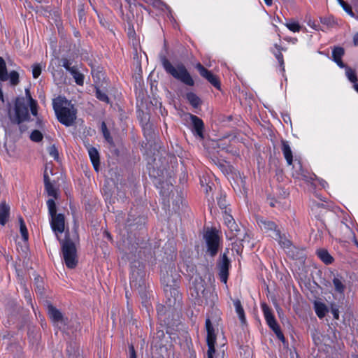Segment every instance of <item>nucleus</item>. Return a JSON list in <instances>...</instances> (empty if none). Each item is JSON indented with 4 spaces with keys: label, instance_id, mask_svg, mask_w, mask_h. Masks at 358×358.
Returning <instances> with one entry per match:
<instances>
[{
    "label": "nucleus",
    "instance_id": "1",
    "mask_svg": "<svg viewBox=\"0 0 358 358\" xmlns=\"http://www.w3.org/2000/svg\"><path fill=\"white\" fill-rule=\"evenodd\" d=\"M52 105L59 122L66 127L71 126L76 119V110L71 102L58 96L53 99Z\"/></svg>",
    "mask_w": 358,
    "mask_h": 358
},
{
    "label": "nucleus",
    "instance_id": "2",
    "mask_svg": "<svg viewBox=\"0 0 358 358\" xmlns=\"http://www.w3.org/2000/svg\"><path fill=\"white\" fill-rule=\"evenodd\" d=\"M164 70L174 78L188 86H193L194 81L184 64L179 63L173 66L165 57L161 59Z\"/></svg>",
    "mask_w": 358,
    "mask_h": 358
},
{
    "label": "nucleus",
    "instance_id": "3",
    "mask_svg": "<svg viewBox=\"0 0 358 358\" xmlns=\"http://www.w3.org/2000/svg\"><path fill=\"white\" fill-rule=\"evenodd\" d=\"M29 103L23 97H18L15 100L14 112H9V117L12 122L20 124L29 119L28 109Z\"/></svg>",
    "mask_w": 358,
    "mask_h": 358
},
{
    "label": "nucleus",
    "instance_id": "4",
    "mask_svg": "<svg viewBox=\"0 0 358 358\" xmlns=\"http://www.w3.org/2000/svg\"><path fill=\"white\" fill-rule=\"evenodd\" d=\"M62 249L66 266L69 268H75L78 264L75 244L69 240H66L62 242Z\"/></svg>",
    "mask_w": 358,
    "mask_h": 358
},
{
    "label": "nucleus",
    "instance_id": "5",
    "mask_svg": "<svg viewBox=\"0 0 358 358\" xmlns=\"http://www.w3.org/2000/svg\"><path fill=\"white\" fill-rule=\"evenodd\" d=\"M203 238L207 245L208 252H210L211 256L215 255L218 251L220 242L218 231L215 229H207Z\"/></svg>",
    "mask_w": 358,
    "mask_h": 358
},
{
    "label": "nucleus",
    "instance_id": "6",
    "mask_svg": "<svg viewBox=\"0 0 358 358\" xmlns=\"http://www.w3.org/2000/svg\"><path fill=\"white\" fill-rule=\"evenodd\" d=\"M262 311L264 318L269 326V327L274 331L276 336L281 341H284L285 338L283 334L280 331V328L271 310L266 304L262 305Z\"/></svg>",
    "mask_w": 358,
    "mask_h": 358
},
{
    "label": "nucleus",
    "instance_id": "7",
    "mask_svg": "<svg viewBox=\"0 0 358 358\" xmlns=\"http://www.w3.org/2000/svg\"><path fill=\"white\" fill-rule=\"evenodd\" d=\"M9 80L11 85L15 86L19 82V73L15 71H11L8 73L5 60L0 57V81Z\"/></svg>",
    "mask_w": 358,
    "mask_h": 358
},
{
    "label": "nucleus",
    "instance_id": "8",
    "mask_svg": "<svg viewBox=\"0 0 358 358\" xmlns=\"http://www.w3.org/2000/svg\"><path fill=\"white\" fill-rule=\"evenodd\" d=\"M189 292L192 296L196 299L202 301L203 299H206L207 291L204 287V281L201 278H195Z\"/></svg>",
    "mask_w": 358,
    "mask_h": 358
},
{
    "label": "nucleus",
    "instance_id": "9",
    "mask_svg": "<svg viewBox=\"0 0 358 358\" xmlns=\"http://www.w3.org/2000/svg\"><path fill=\"white\" fill-rule=\"evenodd\" d=\"M206 327L207 331V344L208 347V358H213L216 336L215 334V329L212 326L211 322L209 319H207L206 321Z\"/></svg>",
    "mask_w": 358,
    "mask_h": 358
},
{
    "label": "nucleus",
    "instance_id": "10",
    "mask_svg": "<svg viewBox=\"0 0 358 358\" xmlns=\"http://www.w3.org/2000/svg\"><path fill=\"white\" fill-rule=\"evenodd\" d=\"M48 313L49 317L54 324L60 329L64 330L66 325V319L63 317L62 313L52 305H48Z\"/></svg>",
    "mask_w": 358,
    "mask_h": 358
},
{
    "label": "nucleus",
    "instance_id": "11",
    "mask_svg": "<svg viewBox=\"0 0 358 358\" xmlns=\"http://www.w3.org/2000/svg\"><path fill=\"white\" fill-rule=\"evenodd\" d=\"M50 226L58 237L59 234H62L65 230V218L64 215L62 213L55 215L50 217Z\"/></svg>",
    "mask_w": 358,
    "mask_h": 358
},
{
    "label": "nucleus",
    "instance_id": "12",
    "mask_svg": "<svg viewBox=\"0 0 358 358\" xmlns=\"http://www.w3.org/2000/svg\"><path fill=\"white\" fill-rule=\"evenodd\" d=\"M196 68L199 71L200 75L203 78H206L211 85H213L217 89L220 88V81L214 74L208 71L200 63L196 65Z\"/></svg>",
    "mask_w": 358,
    "mask_h": 358
},
{
    "label": "nucleus",
    "instance_id": "13",
    "mask_svg": "<svg viewBox=\"0 0 358 358\" xmlns=\"http://www.w3.org/2000/svg\"><path fill=\"white\" fill-rule=\"evenodd\" d=\"M332 283L336 296H338L339 299H343L346 288L344 278L339 275H336L334 276Z\"/></svg>",
    "mask_w": 358,
    "mask_h": 358
},
{
    "label": "nucleus",
    "instance_id": "14",
    "mask_svg": "<svg viewBox=\"0 0 358 358\" xmlns=\"http://www.w3.org/2000/svg\"><path fill=\"white\" fill-rule=\"evenodd\" d=\"M229 264L230 262L229 259L227 255L224 254L218 264V268L220 271L219 275L220 280L225 284L227 282Z\"/></svg>",
    "mask_w": 358,
    "mask_h": 358
},
{
    "label": "nucleus",
    "instance_id": "15",
    "mask_svg": "<svg viewBox=\"0 0 358 358\" xmlns=\"http://www.w3.org/2000/svg\"><path fill=\"white\" fill-rule=\"evenodd\" d=\"M164 292L168 299L166 303L169 307L174 306L177 301L179 302L180 296L177 289L166 285Z\"/></svg>",
    "mask_w": 358,
    "mask_h": 358
},
{
    "label": "nucleus",
    "instance_id": "16",
    "mask_svg": "<svg viewBox=\"0 0 358 358\" xmlns=\"http://www.w3.org/2000/svg\"><path fill=\"white\" fill-rule=\"evenodd\" d=\"M190 119L193 125V133L199 138L202 139L203 138V131L204 128V124L202 120L193 115H190Z\"/></svg>",
    "mask_w": 358,
    "mask_h": 358
},
{
    "label": "nucleus",
    "instance_id": "17",
    "mask_svg": "<svg viewBox=\"0 0 358 358\" xmlns=\"http://www.w3.org/2000/svg\"><path fill=\"white\" fill-rule=\"evenodd\" d=\"M258 224L264 232H271V234H269L271 237V235H274L275 231H280L277 229L276 224L272 221L261 219L258 221Z\"/></svg>",
    "mask_w": 358,
    "mask_h": 358
},
{
    "label": "nucleus",
    "instance_id": "18",
    "mask_svg": "<svg viewBox=\"0 0 358 358\" xmlns=\"http://www.w3.org/2000/svg\"><path fill=\"white\" fill-rule=\"evenodd\" d=\"M345 53L344 49L341 47H336L332 51L333 60L340 68L345 67V65L342 62L341 59Z\"/></svg>",
    "mask_w": 358,
    "mask_h": 358
},
{
    "label": "nucleus",
    "instance_id": "19",
    "mask_svg": "<svg viewBox=\"0 0 358 358\" xmlns=\"http://www.w3.org/2000/svg\"><path fill=\"white\" fill-rule=\"evenodd\" d=\"M10 207L5 202L0 204V224L3 226L8 222L9 217Z\"/></svg>",
    "mask_w": 358,
    "mask_h": 358
},
{
    "label": "nucleus",
    "instance_id": "20",
    "mask_svg": "<svg viewBox=\"0 0 358 358\" xmlns=\"http://www.w3.org/2000/svg\"><path fill=\"white\" fill-rule=\"evenodd\" d=\"M27 103H29L31 113L34 116L37 115V102L31 97L30 91L29 89L25 90V96L23 97Z\"/></svg>",
    "mask_w": 358,
    "mask_h": 358
},
{
    "label": "nucleus",
    "instance_id": "21",
    "mask_svg": "<svg viewBox=\"0 0 358 358\" xmlns=\"http://www.w3.org/2000/svg\"><path fill=\"white\" fill-rule=\"evenodd\" d=\"M69 73L71 74L76 83L78 85H83L85 76L81 73L80 70L79 69V67L77 65L74 66L73 69H71V71Z\"/></svg>",
    "mask_w": 358,
    "mask_h": 358
},
{
    "label": "nucleus",
    "instance_id": "22",
    "mask_svg": "<svg viewBox=\"0 0 358 358\" xmlns=\"http://www.w3.org/2000/svg\"><path fill=\"white\" fill-rule=\"evenodd\" d=\"M88 153L94 169L98 171L99 166V155L98 150L95 148L91 147L88 149Z\"/></svg>",
    "mask_w": 358,
    "mask_h": 358
},
{
    "label": "nucleus",
    "instance_id": "23",
    "mask_svg": "<svg viewBox=\"0 0 358 358\" xmlns=\"http://www.w3.org/2000/svg\"><path fill=\"white\" fill-rule=\"evenodd\" d=\"M282 151L289 165L292 164V152L287 141H282Z\"/></svg>",
    "mask_w": 358,
    "mask_h": 358
},
{
    "label": "nucleus",
    "instance_id": "24",
    "mask_svg": "<svg viewBox=\"0 0 358 358\" xmlns=\"http://www.w3.org/2000/svg\"><path fill=\"white\" fill-rule=\"evenodd\" d=\"M236 238L238 241H241L243 247L245 245L250 246V236L247 232L241 233L237 231L229 237V238Z\"/></svg>",
    "mask_w": 358,
    "mask_h": 358
},
{
    "label": "nucleus",
    "instance_id": "25",
    "mask_svg": "<svg viewBox=\"0 0 358 358\" xmlns=\"http://www.w3.org/2000/svg\"><path fill=\"white\" fill-rule=\"evenodd\" d=\"M271 238L278 241L279 244L284 248H289L292 243L291 241L280 234V231H275Z\"/></svg>",
    "mask_w": 358,
    "mask_h": 358
},
{
    "label": "nucleus",
    "instance_id": "26",
    "mask_svg": "<svg viewBox=\"0 0 358 358\" xmlns=\"http://www.w3.org/2000/svg\"><path fill=\"white\" fill-rule=\"evenodd\" d=\"M234 306L235 307L236 312L238 317L239 320H241V323L245 324V321H246L245 312H244L243 308L241 305L240 300H238V299L234 300Z\"/></svg>",
    "mask_w": 358,
    "mask_h": 358
},
{
    "label": "nucleus",
    "instance_id": "27",
    "mask_svg": "<svg viewBox=\"0 0 358 358\" xmlns=\"http://www.w3.org/2000/svg\"><path fill=\"white\" fill-rule=\"evenodd\" d=\"M318 257L326 264H330L333 262V257L330 255L327 250L320 249L317 251Z\"/></svg>",
    "mask_w": 358,
    "mask_h": 358
},
{
    "label": "nucleus",
    "instance_id": "28",
    "mask_svg": "<svg viewBox=\"0 0 358 358\" xmlns=\"http://www.w3.org/2000/svg\"><path fill=\"white\" fill-rule=\"evenodd\" d=\"M224 220L225 224L231 230L232 234L237 231V224H236L233 217L229 214H224Z\"/></svg>",
    "mask_w": 358,
    "mask_h": 358
},
{
    "label": "nucleus",
    "instance_id": "29",
    "mask_svg": "<svg viewBox=\"0 0 358 358\" xmlns=\"http://www.w3.org/2000/svg\"><path fill=\"white\" fill-rule=\"evenodd\" d=\"M45 189L48 194L54 198L57 197V190L53 185L49 181L48 176H45Z\"/></svg>",
    "mask_w": 358,
    "mask_h": 358
},
{
    "label": "nucleus",
    "instance_id": "30",
    "mask_svg": "<svg viewBox=\"0 0 358 358\" xmlns=\"http://www.w3.org/2000/svg\"><path fill=\"white\" fill-rule=\"evenodd\" d=\"M314 306L316 315L318 317H324L327 312V306L321 302H315Z\"/></svg>",
    "mask_w": 358,
    "mask_h": 358
},
{
    "label": "nucleus",
    "instance_id": "31",
    "mask_svg": "<svg viewBox=\"0 0 358 358\" xmlns=\"http://www.w3.org/2000/svg\"><path fill=\"white\" fill-rule=\"evenodd\" d=\"M186 98L193 107L196 108L200 105V99L194 93H187L186 95Z\"/></svg>",
    "mask_w": 358,
    "mask_h": 358
},
{
    "label": "nucleus",
    "instance_id": "32",
    "mask_svg": "<svg viewBox=\"0 0 358 358\" xmlns=\"http://www.w3.org/2000/svg\"><path fill=\"white\" fill-rule=\"evenodd\" d=\"M345 75L348 80L353 84L357 83V78L355 71L351 68L345 66Z\"/></svg>",
    "mask_w": 358,
    "mask_h": 358
},
{
    "label": "nucleus",
    "instance_id": "33",
    "mask_svg": "<svg viewBox=\"0 0 358 358\" xmlns=\"http://www.w3.org/2000/svg\"><path fill=\"white\" fill-rule=\"evenodd\" d=\"M285 26L292 32H299L301 28L299 22L294 20L287 22Z\"/></svg>",
    "mask_w": 358,
    "mask_h": 358
},
{
    "label": "nucleus",
    "instance_id": "34",
    "mask_svg": "<svg viewBox=\"0 0 358 358\" xmlns=\"http://www.w3.org/2000/svg\"><path fill=\"white\" fill-rule=\"evenodd\" d=\"M19 221H20V234L22 235V239L24 241H27L29 238L27 227H26L25 223L22 217L20 218Z\"/></svg>",
    "mask_w": 358,
    "mask_h": 358
},
{
    "label": "nucleus",
    "instance_id": "35",
    "mask_svg": "<svg viewBox=\"0 0 358 358\" xmlns=\"http://www.w3.org/2000/svg\"><path fill=\"white\" fill-rule=\"evenodd\" d=\"M49 214L51 216L57 215L55 202L53 199H48L47 201Z\"/></svg>",
    "mask_w": 358,
    "mask_h": 358
},
{
    "label": "nucleus",
    "instance_id": "36",
    "mask_svg": "<svg viewBox=\"0 0 358 358\" xmlns=\"http://www.w3.org/2000/svg\"><path fill=\"white\" fill-rule=\"evenodd\" d=\"M43 134L38 130H34L30 134V139L34 142H40L43 139Z\"/></svg>",
    "mask_w": 358,
    "mask_h": 358
},
{
    "label": "nucleus",
    "instance_id": "37",
    "mask_svg": "<svg viewBox=\"0 0 358 358\" xmlns=\"http://www.w3.org/2000/svg\"><path fill=\"white\" fill-rule=\"evenodd\" d=\"M101 130H102V132H103V136L105 138V139L109 143H113V138L112 137L110 136V133L107 129V127H106V124L104 122H102L101 124Z\"/></svg>",
    "mask_w": 358,
    "mask_h": 358
},
{
    "label": "nucleus",
    "instance_id": "38",
    "mask_svg": "<svg viewBox=\"0 0 358 358\" xmlns=\"http://www.w3.org/2000/svg\"><path fill=\"white\" fill-rule=\"evenodd\" d=\"M62 66L66 69L69 72L71 71V69H73L75 65H72V62L66 58H62L60 61Z\"/></svg>",
    "mask_w": 358,
    "mask_h": 358
},
{
    "label": "nucleus",
    "instance_id": "39",
    "mask_svg": "<svg viewBox=\"0 0 358 358\" xmlns=\"http://www.w3.org/2000/svg\"><path fill=\"white\" fill-rule=\"evenodd\" d=\"M338 3L342 6L344 10L351 16H354V13L352 10L351 6L345 2L343 0H337Z\"/></svg>",
    "mask_w": 358,
    "mask_h": 358
},
{
    "label": "nucleus",
    "instance_id": "40",
    "mask_svg": "<svg viewBox=\"0 0 358 358\" xmlns=\"http://www.w3.org/2000/svg\"><path fill=\"white\" fill-rule=\"evenodd\" d=\"M42 67L39 64H35L32 66V75L34 78H37L41 73Z\"/></svg>",
    "mask_w": 358,
    "mask_h": 358
},
{
    "label": "nucleus",
    "instance_id": "41",
    "mask_svg": "<svg viewBox=\"0 0 358 358\" xmlns=\"http://www.w3.org/2000/svg\"><path fill=\"white\" fill-rule=\"evenodd\" d=\"M150 2L152 4L154 7L158 8L162 10H164V8L169 10V8L160 0H150Z\"/></svg>",
    "mask_w": 358,
    "mask_h": 358
},
{
    "label": "nucleus",
    "instance_id": "42",
    "mask_svg": "<svg viewBox=\"0 0 358 358\" xmlns=\"http://www.w3.org/2000/svg\"><path fill=\"white\" fill-rule=\"evenodd\" d=\"M275 47L278 50V52L275 53V56L278 59V62L280 63V66H282V71H285L283 56L282 53L280 52L279 46L277 44H275Z\"/></svg>",
    "mask_w": 358,
    "mask_h": 358
},
{
    "label": "nucleus",
    "instance_id": "43",
    "mask_svg": "<svg viewBox=\"0 0 358 358\" xmlns=\"http://www.w3.org/2000/svg\"><path fill=\"white\" fill-rule=\"evenodd\" d=\"M96 96L98 99L100 101H104L108 103V97L106 95V93L101 92L100 90L97 89L96 91Z\"/></svg>",
    "mask_w": 358,
    "mask_h": 358
},
{
    "label": "nucleus",
    "instance_id": "44",
    "mask_svg": "<svg viewBox=\"0 0 358 358\" xmlns=\"http://www.w3.org/2000/svg\"><path fill=\"white\" fill-rule=\"evenodd\" d=\"M49 154L55 159L58 158V151L55 145L49 148Z\"/></svg>",
    "mask_w": 358,
    "mask_h": 358
},
{
    "label": "nucleus",
    "instance_id": "45",
    "mask_svg": "<svg viewBox=\"0 0 358 358\" xmlns=\"http://www.w3.org/2000/svg\"><path fill=\"white\" fill-rule=\"evenodd\" d=\"M129 358H136V352L133 345H130L129 348Z\"/></svg>",
    "mask_w": 358,
    "mask_h": 358
},
{
    "label": "nucleus",
    "instance_id": "46",
    "mask_svg": "<svg viewBox=\"0 0 358 358\" xmlns=\"http://www.w3.org/2000/svg\"><path fill=\"white\" fill-rule=\"evenodd\" d=\"M24 297H25V299H26V300L27 301L28 303H31V294L27 289H25Z\"/></svg>",
    "mask_w": 358,
    "mask_h": 358
},
{
    "label": "nucleus",
    "instance_id": "47",
    "mask_svg": "<svg viewBox=\"0 0 358 358\" xmlns=\"http://www.w3.org/2000/svg\"><path fill=\"white\" fill-rule=\"evenodd\" d=\"M331 313L333 314V316L335 319L338 320L339 317V312L337 308H332Z\"/></svg>",
    "mask_w": 358,
    "mask_h": 358
},
{
    "label": "nucleus",
    "instance_id": "48",
    "mask_svg": "<svg viewBox=\"0 0 358 358\" xmlns=\"http://www.w3.org/2000/svg\"><path fill=\"white\" fill-rule=\"evenodd\" d=\"M353 41L355 45H358V34H356L353 38Z\"/></svg>",
    "mask_w": 358,
    "mask_h": 358
},
{
    "label": "nucleus",
    "instance_id": "49",
    "mask_svg": "<svg viewBox=\"0 0 358 358\" xmlns=\"http://www.w3.org/2000/svg\"><path fill=\"white\" fill-rule=\"evenodd\" d=\"M0 99L3 102L4 101V99H3V91L1 90V88L0 87Z\"/></svg>",
    "mask_w": 358,
    "mask_h": 358
},
{
    "label": "nucleus",
    "instance_id": "50",
    "mask_svg": "<svg viewBox=\"0 0 358 358\" xmlns=\"http://www.w3.org/2000/svg\"><path fill=\"white\" fill-rule=\"evenodd\" d=\"M264 1L267 6H271L272 4V0H264Z\"/></svg>",
    "mask_w": 358,
    "mask_h": 358
},
{
    "label": "nucleus",
    "instance_id": "51",
    "mask_svg": "<svg viewBox=\"0 0 358 358\" xmlns=\"http://www.w3.org/2000/svg\"><path fill=\"white\" fill-rule=\"evenodd\" d=\"M353 87L358 92V84L357 83H355L353 85Z\"/></svg>",
    "mask_w": 358,
    "mask_h": 358
},
{
    "label": "nucleus",
    "instance_id": "52",
    "mask_svg": "<svg viewBox=\"0 0 358 358\" xmlns=\"http://www.w3.org/2000/svg\"><path fill=\"white\" fill-rule=\"evenodd\" d=\"M327 184V182L325 181H322L321 182V185L323 187H325V185Z\"/></svg>",
    "mask_w": 358,
    "mask_h": 358
},
{
    "label": "nucleus",
    "instance_id": "53",
    "mask_svg": "<svg viewBox=\"0 0 358 358\" xmlns=\"http://www.w3.org/2000/svg\"><path fill=\"white\" fill-rule=\"evenodd\" d=\"M150 175L152 176L155 177V175L154 173V171H150Z\"/></svg>",
    "mask_w": 358,
    "mask_h": 358
},
{
    "label": "nucleus",
    "instance_id": "54",
    "mask_svg": "<svg viewBox=\"0 0 358 358\" xmlns=\"http://www.w3.org/2000/svg\"><path fill=\"white\" fill-rule=\"evenodd\" d=\"M157 187H158V188H160V187H162H162H163V186H162V185L160 182H159V183H158V185H157Z\"/></svg>",
    "mask_w": 358,
    "mask_h": 358
},
{
    "label": "nucleus",
    "instance_id": "55",
    "mask_svg": "<svg viewBox=\"0 0 358 358\" xmlns=\"http://www.w3.org/2000/svg\"><path fill=\"white\" fill-rule=\"evenodd\" d=\"M38 124H39L40 127H42V122L41 120H38Z\"/></svg>",
    "mask_w": 358,
    "mask_h": 358
},
{
    "label": "nucleus",
    "instance_id": "56",
    "mask_svg": "<svg viewBox=\"0 0 358 358\" xmlns=\"http://www.w3.org/2000/svg\"><path fill=\"white\" fill-rule=\"evenodd\" d=\"M167 186H168V187H167V190H169V187H170V185H169V184H167Z\"/></svg>",
    "mask_w": 358,
    "mask_h": 358
},
{
    "label": "nucleus",
    "instance_id": "57",
    "mask_svg": "<svg viewBox=\"0 0 358 358\" xmlns=\"http://www.w3.org/2000/svg\"><path fill=\"white\" fill-rule=\"evenodd\" d=\"M296 41H297L296 38H294V43H295Z\"/></svg>",
    "mask_w": 358,
    "mask_h": 358
},
{
    "label": "nucleus",
    "instance_id": "58",
    "mask_svg": "<svg viewBox=\"0 0 358 358\" xmlns=\"http://www.w3.org/2000/svg\"><path fill=\"white\" fill-rule=\"evenodd\" d=\"M357 245H358V243H357Z\"/></svg>",
    "mask_w": 358,
    "mask_h": 358
},
{
    "label": "nucleus",
    "instance_id": "59",
    "mask_svg": "<svg viewBox=\"0 0 358 358\" xmlns=\"http://www.w3.org/2000/svg\"><path fill=\"white\" fill-rule=\"evenodd\" d=\"M357 358H358V357H357Z\"/></svg>",
    "mask_w": 358,
    "mask_h": 358
}]
</instances>
